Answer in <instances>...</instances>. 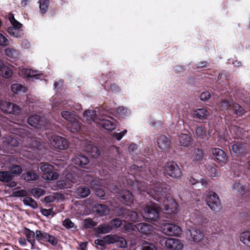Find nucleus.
Returning <instances> with one entry per match:
<instances>
[{
    "mask_svg": "<svg viewBox=\"0 0 250 250\" xmlns=\"http://www.w3.org/2000/svg\"><path fill=\"white\" fill-rule=\"evenodd\" d=\"M205 200L209 208L214 212H218L221 209V202L218 195L209 191L206 193Z\"/></svg>",
    "mask_w": 250,
    "mask_h": 250,
    "instance_id": "1",
    "label": "nucleus"
},
{
    "mask_svg": "<svg viewBox=\"0 0 250 250\" xmlns=\"http://www.w3.org/2000/svg\"><path fill=\"white\" fill-rule=\"evenodd\" d=\"M159 208L154 203H149L147 204L142 212L143 217L148 220H156L159 217Z\"/></svg>",
    "mask_w": 250,
    "mask_h": 250,
    "instance_id": "2",
    "label": "nucleus"
},
{
    "mask_svg": "<svg viewBox=\"0 0 250 250\" xmlns=\"http://www.w3.org/2000/svg\"><path fill=\"white\" fill-rule=\"evenodd\" d=\"M42 177L48 181L56 180L58 177V173L54 171V167L50 164L43 163L40 167Z\"/></svg>",
    "mask_w": 250,
    "mask_h": 250,
    "instance_id": "3",
    "label": "nucleus"
},
{
    "mask_svg": "<svg viewBox=\"0 0 250 250\" xmlns=\"http://www.w3.org/2000/svg\"><path fill=\"white\" fill-rule=\"evenodd\" d=\"M49 143L53 148L59 150H65L69 146L68 141L65 138L56 135L51 137Z\"/></svg>",
    "mask_w": 250,
    "mask_h": 250,
    "instance_id": "4",
    "label": "nucleus"
},
{
    "mask_svg": "<svg viewBox=\"0 0 250 250\" xmlns=\"http://www.w3.org/2000/svg\"><path fill=\"white\" fill-rule=\"evenodd\" d=\"M98 124L109 131L113 130L116 126L114 120L105 113L101 114Z\"/></svg>",
    "mask_w": 250,
    "mask_h": 250,
    "instance_id": "5",
    "label": "nucleus"
},
{
    "mask_svg": "<svg viewBox=\"0 0 250 250\" xmlns=\"http://www.w3.org/2000/svg\"><path fill=\"white\" fill-rule=\"evenodd\" d=\"M160 229L164 234L169 236H179L182 231L180 227L170 223L163 224Z\"/></svg>",
    "mask_w": 250,
    "mask_h": 250,
    "instance_id": "6",
    "label": "nucleus"
},
{
    "mask_svg": "<svg viewBox=\"0 0 250 250\" xmlns=\"http://www.w3.org/2000/svg\"><path fill=\"white\" fill-rule=\"evenodd\" d=\"M164 173L174 178H180L182 175L181 169L174 162H169L167 164L165 167Z\"/></svg>",
    "mask_w": 250,
    "mask_h": 250,
    "instance_id": "7",
    "label": "nucleus"
},
{
    "mask_svg": "<svg viewBox=\"0 0 250 250\" xmlns=\"http://www.w3.org/2000/svg\"><path fill=\"white\" fill-rule=\"evenodd\" d=\"M0 109L4 112L14 115L18 114L21 111V107L18 105L9 102L0 103Z\"/></svg>",
    "mask_w": 250,
    "mask_h": 250,
    "instance_id": "8",
    "label": "nucleus"
},
{
    "mask_svg": "<svg viewBox=\"0 0 250 250\" xmlns=\"http://www.w3.org/2000/svg\"><path fill=\"white\" fill-rule=\"evenodd\" d=\"M1 144L3 149L10 152L13 147L18 146L19 142L17 139L13 136L8 137H3L1 139Z\"/></svg>",
    "mask_w": 250,
    "mask_h": 250,
    "instance_id": "9",
    "label": "nucleus"
},
{
    "mask_svg": "<svg viewBox=\"0 0 250 250\" xmlns=\"http://www.w3.org/2000/svg\"><path fill=\"white\" fill-rule=\"evenodd\" d=\"M82 145L84 151H86L94 158L98 157L100 152L98 148L94 146L90 141L84 140L82 143Z\"/></svg>",
    "mask_w": 250,
    "mask_h": 250,
    "instance_id": "10",
    "label": "nucleus"
},
{
    "mask_svg": "<svg viewBox=\"0 0 250 250\" xmlns=\"http://www.w3.org/2000/svg\"><path fill=\"white\" fill-rule=\"evenodd\" d=\"M164 205L166 213L168 214H172L177 212L178 204L173 198H169L165 200L164 201Z\"/></svg>",
    "mask_w": 250,
    "mask_h": 250,
    "instance_id": "11",
    "label": "nucleus"
},
{
    "mask_svg": "<svg viewBox=\"0 0 250 250\" xmlns=\"http://www.w3.org/2000/svg\"><path fill=\"white\" fill-rule=\"evenodd\" d=\"M211 153L214 158L218 162L225 164L228 162L227 154L222 149L219 148H213L211 150Z\"/></svg>",
    "mask_w": 250,
    "mask_h": 250,
    "instance_id": "12",
    "label": "nucleus"
},
{
    "mask_svg": "<svg viewBox=\"0 0 250 250\" xmlns=\"http://www.w3.org/2000/svg\"><path fill=\"white\" fill-rule=\"evenodd\" d=\"M165 246L168 250H182L183 243L178 239L168 238L165 242Z\"/></svg>",
    "mask_w": 250,
    "mask_h": 250,
    "instance_id": "13",
    "label": "nucleus"
},
{
    "mask_svg": "<svg viewBox=\"0 0 250 250\" xmlns=\"http://www.w3.org/2000/svg\"><path fill=\"white\" fill-rule=\"evenodd\" d=\"M36 236L38 240L46 241L52 245L57 243V240L54 237L41 230H36Z\"/></svg>",
    "mask_w": 250,
    "mask_h": 250,
    "instance_id": "14",
    "label": "nucleus"
},
{
    "mask_svg": "<svg viewBox=\"0 0 250 250\" xmlns=\"http://www.w3.org/2000/svg\"><path fill=\"white\" fill-rule=\"evenodd\" d=\"M190 237L189 240L195 243H199L203 240L205 235L200 230L196 228H191L189 230Z\"/></svg>",
    "mask_w": 250,
    "mask_h": 250,
    "instance_id": "15",
    "label": "nucleus"
},
{
    "mask_svg": "<svg viewBox=\"0 0 250 250\" xmlns=\"http://www.w3.org/2000/svg\"><path fill=\"white\" fill-rule=\"evenodd\" d=\"M77 177L75 174L73 173H68L66 175V182H64L63 180H60L57 182V186L59 188H67L69 186L67 185V183L69 182L72 183H75L77 181Z\"/></svg>",
    "mask_w": 250,
    "mask_h": 250,
    "instance_id": "16",
    "label": "nucleus"
},
{
    "mask_svg": "<svg viewBox=\"0 0 250 250\" xmlns=\"http://www.w3.org/2000/svg\"><path fill=\"white\" fill-rule=\"evenodd\" d=\"M12 179V176L8 172L0 171V181L7 183V186L10 187H14L17 184Z\"/></svg>",
    "mask_w": 250,
    "mask_h": 250,
    "instance_id": "17",
    "label": "nucleus"
},
{
    "mask_svg": "<svg viewBox=\"0 0 250 250\" xmlns=\"http://www.w3.org/2000/svg\"><path fill=\"white\" fill-rule=\"evenodd\" d=\"M191 114L194 118L203 120L208 117L209 112L206 108H202L192 110Z\"/></svg>",
    "mask_w": 250,
    "mask_h": 250,
    "instance_id": "18",
    "label": "nucleus"
},
{
    "mask_svg": "<svg viewBox=\"0 0 250 250\" xmlns=\"http://www.w3.org/2000/svg\"><path fill=\"white\" fill-rule=\"evenodd\" d=\"M21 73L25 77L27 78H35L36 79H42V75L38 70H32L28 68H23L21 70Z\"/></svg>",
    "mask_w": 250,
    "mask_h": 250,
    "instance_id": "19",
    "label": "nucleus"
},
{
    "mask_svg": "<svg viewBox=\"0 0 250 250\" xmlns=\"http://www.w3.org/2000/svg\"><path fill=\"white\" fill-rule=\"evenodd\" d=\"M178 141L181 146L188 147L191 145L192 139L188 134L183 133L178 136Z\"/></svg>",
    "mask_w": 250,
    "mask_h": 250,
    "instance_id": "20",
    "label": "nucleus"
},
{
    "mask_svg": "<svg viewBox=\"0 0 250 250\" xmlns=\"http://www.w3.org/2000/svg\"><path fill=\"white\" fill-rule=\"evenodd\" d=\"M28 124L35 127H41L42 125V121L41 117L37 115L30 116L27 120Z\"/></svg>",
    "mask_w": 250,
    "mask_h": 250,
    "instance_id": "21",
    "label": "nucleus"
},
{
    "mask_svg": "<svg viewBox=\"0 0 250 250\" xmlns=\"http://www.w3.org/2000/svg\"><path fill=\"white\" fill-rule=\"evenodd\" d=\"M73 162L76 165L84 167V166L89 163V160L87 157L84 155H79L73 158Z\"/></svg>",
    "mask_w": 250,
    "mask_h": 250,
    "instance_id": "22",
    "label": "nucleus"
},
{
    "mask_svg": "<svg viewBox=\"0 0 250 250\" xmlns=\"http://www.w3.org/2000/svg\"><path fill=\"white\" fill-rule=\"evenodd\" d=\"M158 147L163 150L167 149L169 146V140L165 136H161L158 139Z\"/></svg>",
    "mask_w": 250,
    "mask_h": 250,
    "instance_id": "23",
    "label": "nucleus"
},
{
    "mask_svg": "<svg viewBox=\"0 0 250 250\" xmlns=\"http://www.w3.org/2000/svg\"><path fill=\"white\" fill-rule=\"evenodd\" d=\"M68 122V128L71 132H75L80 130L81 126L78 116Z\"/></svg>",
    "mask_w": 250,
    "mask_h": 250,
    "instance_id": "24",
    "label": "nucleus"
},
{
    "mask_svg": "<svg viewBox=\"0 0 250 250\" xmlns=\"http://www.w3.org/2000/svg\"><path fill=\"white\" fill-rule=\"evenodd\" d=\"M121 198L122 201L128 206L132 204L133 201L132 195L128 190L123 191L121 193Z\"/></svg>",
    "mask_w": 250,
    "mask_h": 250,
    "instance_id": "25",
    "label": "nucleus"
},
{
    "mask_svg": "<svg viewBox=\"0 0 250 250\" xmlns=\"http://www.w3.org/2000/svg\"><path fill=\"white\" fill-rule=\"evenodd\" d=\"M136 229L137 230L139 231L142 233L146 235L150 234L152 232V229L151 226L146 224H137Z\"/></svg>",
    "mask_w": 250,
    "mask_h": 250,
    "instance_id": "26",
    "label": "nucleus"
},
{
    "mask_svg": "<svg viewBox=\"0 0 250 250\" xmlns=\"http://www.w3.org/2000/svg\"><path fill=\"white\" fill-rule=\"evenodd\" d=\"M239 240L244 245L250 247V231L246 230L241 232Z\"/></svg>",
    "mask_w": 250,
    "mask_h": 250,
    "instance_id": "27",
    "label": "nucleus"
},
{
    "mask_svg": "<svg viewBox=\"0 0 250 250\" xmlns=\"http://www.w3.org/2000/svg\"><path fill=\"white\" fill-rule=\"evenodd\" d=\"M83 116L87 121H92L95 123L98 124L99 117H97L95 111L93 110H87L84 112Z\"/></svg>",
    "mask_w": 250,
    "mask_h": 250,
    "instance_id": "28",
    "label": "nucleus"
},
{
    "mask_svg": "<svg viewBox=\"0 0 250 250\" xmlns=\"http://www.w3.org/2000/svg\"><path fill=\"white\" fill-rule=\"evenodd\" d=\"M102 182L103 181H102L95 180L92 182V186L94 185L93 188L95 190L96 195L100 197H103L105 195L104 190H103L101 188H99Z\"/></svg>",
    "mask_w": 250,
    "mask_h": 250,
    "instance_id": "29",
    "label": "nucleus"
},
{
    "mask_svg": "<svg viewBox=\"0 0 250 250\" xmlns=\"http://www.w3.org/2000/svg\"><path fill=\"white\" fill-rule=\"evenodd\" d=\"M94 211L99 215H105L109 213V210L104 205L98 204L94 206Z\"/></svg>",
    "mask_w": 250,
    "mask_h": 250,
    "instance_id": "30",
    "label": "nucleus"
},
{
    "mask_svg": "<svg viewBox=\"0 0 250 250\" xmlns=\"http://www.w3.org/2000/svg\"><path fill=\"white\" fill-rule=\"evenodd\" d=\"M12 75L13 71L9 67L3 64L0 68V75L3 78L7 79L11 77Z\"/></svg>",
    "mask_w": 250,
    "mask_h": 250,
    "instance_id": "31",
    "label": "nucleus"
},
{
    "mask_svg": "<svg viewBox=\"0 0 250 250\" xmlns=\"http://www.w3.org/2000/svg\"><path fill=\"white\" fill-rule=\"evenodd\" d=\"M25 234L28 241L31 245V248L33 249L35 244V239L36 238V232L27 229L25 231Z\"/></svg>",
    "mask_w": 250,
    "mask_h": 250,
    "instance_id": "32",
    "label": "nucleus"
},
{
    "mask_svg": "<svg viewBox=\"0 0 250 250\" xmlns=\"http://www.w3.org/2000/svg\"><path fill=\"white\" fill-rule=\"evenodd\" d=\"M11 89L14 93L18 94L22 93H25L27 91L26 87L18 83L12 84L11 86Z\"/></svg>",
    "mask_w": 250,
    "mask_h": 250,
    "instance_id": "33",
    "label": "nucleus"
},
{
    "mask_svg": "<svg viewBox=\"0 0 250 250\" xmlns=\"http://www.w3.org/2000/svg\"><path fill=\"white\" fill-rule=\"evenodd\" d=\"M7 32L11 36L16 38H21L23 36L22 31L21 29L8 28Z\"/></svg>",
    "mask_w": 250,
    "mask_h": 250,
    "instance_id": "34",
    "label": "nucleus"
},
{
    "mask_svg": "<svg viewBox=\"0 0 250 250\" xmlns=\"http://www.w3.org/2000/svg\"><path fill=\"white\" fill-rule=\"evenodd\" d=\"M22 178L27 181H34L38 179L39 175L33 171H29L23 174Z\"/></svg>",
    "mask_w": 250,
    "mask_h": 250,
    "instance_id": "35",
    "label": "nucleus"
},
{
    "mask_svg": "<svg viewBox=\"0 0 250 250\" xmlns=\"http://www.w3.org/2000/svg\"><path fill=\"white\" fill-rule=\"evenodd\" d=\"M8 19L11 23V26L8 28L21 29L22 27V24L17 21L14 17L12 14H9Z\"/></svg>",
    "mask_w": 250,
    "mask_h": 250,
    "instance_id": "36",
    "label": "nucleus"
},
{
    "mask_svg": "<svg viewBox=\"0 0 250 250\" xmlns=\"http://www.w3.org/2000/svg\"><path fill=\"white\" fill-rule=\"evenodd\" d=\"M204 154L203 151L199 148L195 149L191 154V159L193 161H200L202 160Z\"/></svg>",
    "mask_w": 250,
    "mask_h": 250,
    "instance_id": "37",
    "label": "nucleus"
},
{
    "mask_svg": "<svg viewBox=\"0 0 250 250\" xmlns=\"http://www.w3.org/2000/svg\"><path fill=\"white\" fill-rule=\"evenodd\" d=\"M232 150L236 155H240L245 151L244 147L241 144H234L232 146Z\"/></svg>",
    "mask_w": 250,
    "mask_h": 250,
    "instance_id": "38",
    "label": "nucleus"
},
{
    "mask_svg": "<svg viewBox=\"0 0 250 250\" xmlns=\"http://www.w3.org/2000/svg\"><path fill=\"white\" fill-rule=\"evenodd\" d=\"M23 202L25 205L30 206L33 208H38V204L37 202L32 198L28 196H26L24 198Z\"/></svg>",
    "mask_w": 250,
    "mask_h": 250,
    "instance_id": "39",
    "label": "nucleus"
},
{
    "mask_svg": "<svg viewBox=\"0 0 250 250\" xmlns=\"http://www.w3.org/2000/svg\"><path fill=\"white\" fill-rule=\"evenodd\" d=\"M30 193L35 198H39L43 196L45 191L44 189L38 188H33L30 190Z\"/></svg>",
    "mask_w": 250,
    "mask_h": 250,
    "instance_id": "40",
    "label": "nucleus"
},
{
    "mask_svg": "<svg viewBox=\"0 0 250 250\" xmlns=\"http://www.w3.org/2000/svg\"><path fill=\"white\" fill-rule=\"evenodd\" d=\"M196 135L197 137L200 139L208 138L206 130L203 126H198L196 128Z\"/></svg>",
    "mask_w": 250,
    "mask_h": 250,
    "instance_id": "41",
    "label": "nucleus"
},
{
    "mask_svg": "<svg viewBox=\"0 0 250 250\" xmlns=\"http://www.w3.org/2000/svg\"><path fill=\"white\" fill-rule=\"evenodd\" d=\"M39 7L40 11L42 14H44L48 10L49 5V0H39Z\"/></svg>",
    "mask_w": 250,
    "mask_h": 250,
    "instance_id": "42",
    "label": "nucleus"
},
{
    "mask_svg": "<svg viewBox=\"0 0 250 250\" xmlns=\"http://www.w3.org/2000/svg\"><path fill=\"white\" fill-rule=\"evenodd\" d=\"M62 117L68 122L77 117L74 111H63L61 113Z\"/></svg>",
    "mask_w": 250,
    "mask_h": 250,
    "instance_id": "43",
    "label": "nucleus"
},
{
    "mask_svg": "<svg viewBox=\"0 0 250 250\" xmlns=\"http://www.w3.org/2000/svg\"><path fill=\"white\" fill-rule=\"evenodd\" d=\"M111 230V228L109 225L104 224L98 227L97 232L98 233L104 234L109 232Z\"/></svg>",
    "mask_w": 250,
    "mask_h": 250,
    "instance_id": "44",
    "label": "nucleus"
},
{
    "mask_svg": "<svg viewBox=\"0 0 250 250\" xmlns=\"http://www.w3.org/2000/svg\"><path fill=\"white\" fill-rule=\"evenodd\" d=\"M4 52L5 55L11 58H17L19 55L18 51L12 48H7L5 49Z\"/></svg>",
    "mask_w": 250,
    "mask_h": 250,
    "instance_id": "45",
    "label": "nucleus"
},
{
    "mask_svg": "<svg viewBox=\"0 0 250 250\" xmlns=\"http://www.w3.org/2000/svg\"><path fill=\"white\" fill-rule=\"evenodd\" d=\"M234 113L238 116L243 115L245 113V110L237 104H233L232 105Z\"/></svg>",
    "mask_w": 250,
    "mask_h": 250,
    "instance_id": "46",
    "label": "nucleus"
},
{
    "mask_svg": "<svg viewBox=\"0 0 250 250\" xmlns=\"http://www.w3.org/2000/svg\"><path fill=\"white\" fill-rule=\"evenodd\" d=\"M77 193L79 196L84 198L89 195L90 194V190L86 188H80L77 189Z\"/></svg>",
    "mask_w": 250,
    "mask_h": 250,
    "instance_id": "47",
    "label": "nucleus"
},
{
    "mask_svg": "<svg viewBox=\"0 0 250 250\" xmlns=\"http://www.w3.org/2000/svg\"><path fill=\"white\" fill-rule=\"evenodd\" d=\"M116 112L117 114L122 117H125L130 113V111L126 108L123 106L119 107L117 109Z\"/></svg>",
    "mask_w": 250,
    "mask_h": 250,
    "instance_id": "48",
    "label": "nucleus"
},
{
    "mask_svg": "<svg viewBox=\"0 0 250 250\" xmlns=\"http://www.w3.org/2000/svg\"><path fill=\"white\" fill-rule=\"evenodd\" d=\"M117 239L118 236L115 235H108L104 237V241L106 244L115 243Z\"/></svg>",
    "mask_w": 250,
    "mask_h": 250,
    "instance_id": "49",
    "label": "nucleus"
},
{
    "mask_svg": "<svg viewBox=\"0 0 250 250\" xmlns=\"http://www.w3.org/2000/svg\"><path fill=\"white\" fill-rule=\"evenodd\" d=\"M28 195V191L24 189L16 190L13 192V196L14 197H24Z\"/></svg>",
    "mask_w": 250,
    "mask_h": 250,
    "instance_id": "50",
    "label": "nucleus"
},
{
    "mask_svg": "<svg viewBox=\"0 0 250 250\" xmlns=\"http://www.w3.org/2000/svg\"><path fill=\"white\" fill-rule=\"evenodd\" d=\"M9 42L8 39L2 34L0 33V46L5 47L9 45Z\"/></svg>",
    "mask_w": 250,
    "mask_h": 250,
    "instance_id": "51",
    "label": "nucleus"
},
{
    "mask_svg": "<svg viewBox=\"0 0 250 250\" xmlns=\"http://www.w3.org/2000/svg\"><path fill=\"white\" fill-rule=\"evenodd\" d=\"M126 184L132 186L134 189L136 188H138L139 190H142L140 187L139 186L140 184L137 181H133V179L129 178V180L126 181Z\"/></svg>",
    "mask_w": 250,
    "mask_h": 250,
    "instance_id": "52",
    "label": "nucleus"
},
{
    "mask_svg": "<svg viewBox=\"0 0 250 250\" xmlns=\"http://www.w3.org/2000/svg\"><path fill=\"white\" fill-rule=\"evenodd\" d=\"M142 250H157L156 247L151 243H144Z\"/></svg>",
    "mask_w": 250,
    "mask_h": 250,
    "instance_id": "53",
    "label": "nucleus"
},
{
    "mask_svg": "<svg viewBox=\"0 0 250 250\" xmlns=\"http://www.w3.org/2000/svg\"><path fill=\"white\" fill-rule=\"evenodd\" d=\"M10 171L12 174L19 175L22 172V169L19 166H15L10 168Z\"/></svg>",
    "mask_w": 250,
    "mask_h": 250,
    "instance_id": "54",
    "label": "nucleus"
},
{
    "mask_svg": "<svg viewBox=\"0 0 250 250\" xmlns=\"http://www.w3.org/2000/svg\"><path fill=\"white\" fill-rule=\"evenodd\" d=\"M115 243H117L118 245L121 248H125L127 245L126 240L124 238L118 236Z\"/></svg>",
    "mask_w": 250,
    "mask_h": 250,
    "instance_id": "55",
    "label": "nucleus"
},
{
    "mask_svg": "<svg viewBox=\"0 0 250 250\" xmlns=\"http://www.w3.org/2000/svg\"><path fill=\"white\" fill-rule=\"evenodd\" d=\"M10 127L9 129V131L12 133L13 134H20L21 133V128H18L17 127L15 126V125L14 124H11L10 125Z\"/></svg>",
    "mask_w": 250,
    "mask_h": 250,
    "instance_id": "56",
    "label": "nucleus"
},
{
    "mask_svg": "<svg viewBox=\"0 0 250 250\" xmlns=\"http://www.w3.org/2000/svg\"><path fill=\"white\" fill-rule=\"evenodd\" d=\"M124 229L126 231H131V230H137L136 227H137V225H134L132 223H128L124 225Z\"/></svg>",
    "mask_w": 250,
    "mask_h": 250,
    "instance_id": "57",
    "label": "nucleus"
},
{
    "mask_svg": "<svg viewBox=\"0 0 250 250\" xmlns=\"http://www.w3.org/2000/svg\"><path fill=\"white\" fill-rule=\"evenodd\" d=\"M63 226L66 229L73 228L74 224L69 219L64 220L62 222Z\"/></svg>",
    "mask_w": 250,
    "mask_h": 250,
    "instance_id": "58",
    "label": "nucleus"
},
{
    "mask_svg": "<svg viewBox=\"0 0 250 250\" xmlns=\"http://www.w3.org/2000/svg\"><path fill=\"white\" fill-rule=\"evenodd\" d=\"M41 212L42 215L45 216H48L49 215L54 216V213L53 211V209H44L42 208L41 209Z\"/></svg>",
    "mask_w": 250,
    "mask_h": 250,
    "instance_id": "59",
    "label": "nucleus"
},
{
    "mask_svg": "<svg viewBox=\"0 0 250 250\" xmlns=\"http://www.w3.org/2000/svg\"><path fill=\"white\" fill-rule=\"evenodd\" d=\"M232 190L234 192H240L243 190V188L238 182L235 183L232 186Z\"/></svg>",
    "mask_w": 250,
    "mask_h": 250,
    "instance_id": "60",
    "label": "nucleus"
},
{
    "mask_svg": "<svg viewBox=\"0 0 250 250\" xmlns=\"http://www.w3.org/2000/svg\"><path fill=\"white\" fill-rule=\"evenodd\" d=\"M162 190L163 189L162 188H158L157 187H155L154 189H152L149 191H147V193L148 194H150L152 195L154 194L155 196H157L159 195V193L162 192Z\"/></svg>",
    "mask_w": 250,
    "mask_h": 250,
    "instance_id": "61",
    "label": "nucleus"
},
{
    "mask_svg": "<svg viewBox=\"0 0 250 250\" xmlns=\"http://www.w3.org/2000/svg\"><path fill=\"white\" fill-rule=\"evenodd\" d=\"M83 226L85 228H91L95 226L94 222L90 219H85L83 222Z\"/></svg>",
    "mask_w": 250,
    "mask_h": 250,
    "instance_id": "62",
    "label": "nucleus"
},
{
    "mask_svg": "<svg viewBox=\"0 0 250 250\" xmlns=\"http://www.w3.org/2000/svg\"><path fill=\"white\" fill-rule=\"evenodd\" d=\"M126 132L127 130H124L119 133H114L113 135L117 140H120L126 134Z\"/></svg>",
    "mask_w": 250,
    "mask_h": 250,
    "instance_id": "63",
    "label": "nucleus"
},
{
    "mask_svg": "<svg viewBox=\"0 0 250 250\" xmlns=\"http://www.w3.org/2000/svg\"><path fill=\"white\" fill-rule=\"evenodd\" d=\"M210 98V94L208 92H203L200 95V99L202 101H207Z\"/></svg>",
    "mask_w": 250,
    "mask_h": 250,
    "instance_id": "64",
    "label": "nucleus"
}]
</instances>
